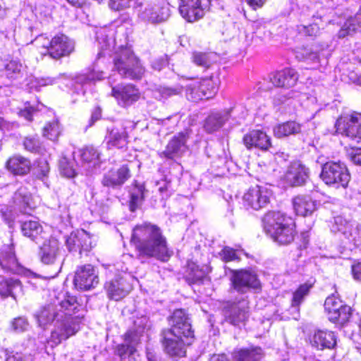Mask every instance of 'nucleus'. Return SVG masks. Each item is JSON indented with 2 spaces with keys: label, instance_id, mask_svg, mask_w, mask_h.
<instances>
[{
  "label": "nucleus",
  "instance_id": "1",
  "mask_svg": "<svg viewBox=\"0 0 361 361\" xmlns=\"http://www.w3.org/2000/svg\"><path fill=\"white\" fill-rule=\"evenodd\" d=\"M78 307L76 298L66 295L58 305L49 304L44 306L37 314L38 323L42 326L55 322L54 329L47 341L51 348L58 345L79 331L82 317L73 316L78 311Z\"/></svg>",
  "mask_w": 361,
  "mask_h": 361
},
{
  "label": "nucleus",
  "instance_id": "2",
  "mask_svg": "<svg viewBox=\"0 0 361 361\" xmlns=\"http://www.w3.org/2000/svg\"><path fill=\"white\" fill-rule=\"evenodd\" d=\"M130 243L135 247L140 258L155 257L166 261L171 255L161 228L149 222H144L134 227Z\"/></svg>",
  "mask_w": 361,
  "mask_h": 361
},
{
  "label": "nucleus",
  "instance_id": "3",
  "mask_svg": "<svg viewBox=\"0 0 361 361\" xmlns=\"http://www.w3.org/2000/svg\"><path fill=\"white\" fill-rule=\"evenodd\" d=\"M171 327L161 332L164 352L171 357H183L185 345L191 343L193 331L188 318L182 310L174 311L171 318Z\"/></svg>",
  "mask_w": 361,
  "mask_h": 361
},
{
  "label": "nucleus",
  "instance_id": "4",
  "mask_svg": "<svg viewBox=\"0 0 361 361\" xmlns=\"http://www.w3.org/2000/svg\"><path fill=\"white\" fill-rule=\"evenodd\" d=\"M114 69L123 78L139 79L145 69L133 51L127 47H121L114 57Z\"/></svg>",
  "mask_w": 361,
  "mask_h": 361
},
{
  "label": "nucleus",
  "instance_id": "5",
  "mask_svg": "<svg viewBox=\"0 0 361 361\" xmlns=\"http://www.w3.org/2000/svg\"><path fill=\"white\" fill-rule=\"evenodd\" d=\"M320 177L329 185L345 188L350 180L346 165L341 161H328L322 166Z\"/></svg>",
  "mask_w": 361,
  "mask_h": 361
},
{
  "label": "nucleus",
  "instance_id": "6",
  "mask_svg": "<svg viewBox=\"0 0 361 361\" xmlns=\"http://www.w3.org/2000/svg\"><path fill=\"white\" fill-rule=\"evenodd\" d=\"M219 88V80L212 76L193 82L186 87L185 96L190 101L197 102L213 97Z\"/></svg>",
  "mask_w": 361,
  "mask_h": 361
},
{
  "label": "nucleus",
  "instance_id": "7",
  "mask_svg": "<svg viewBox=\"0 0 361 361\" xmlns=\"http://www.w3.org/2000/svg\"><path fill=\"white\" fill-rule=\"evenodd\" d=\"M245 113L244 107L241 105H235L223 112L212 113L205 119L204 129L207 133H212L220 129L229 118H243Z\"/></svg>",
  "mask_w": 361,
  "mask_h": 361
},
{
  "label": "nucleus",
  "instance_id": "8",
  "mask_svg": "<svg viewBox=\"0 0 361 361\" xmlns=\"http://www.w3.org/2000/svg\"><path fill=\"white\" fill-rule=\"evenodd\" d=\"M335 127L336 132L350 140L361 141V114L353 112L337 119Z\"/></svg>",
  "mask_w": 361,
  "mask_h": 361
},
{
  "label": "nucleus",
  "instance_id": "9",
  "mask_svg": "<svg viewBox=\"0 0 361 361\" xmlns=\"http://www.w3.org/2000/svg\"><path fill=\"white\" fill-rule=\"evenodd\" d=\"M230 280L233 288L240 293L260 288V281L257 274L251 270H232Z\"/></svg>",
  "mask_w": 361,
  "mask_h": 361
},
{
  "label": "nucleus",
  "instance_id": "10",
  "mask_svg": "<svg viewBox=\"0 0 361 361\" xmlns=\"http://www.w3.org/2000/svg\"><path fill=\"white\" fill-rule=\"evenodd\" d=\"M271 191L267 188L257 185L249 188L243 196V204L247 209L259 210L270 202Z\"/></svg>",
  "mask_w": 361,
  "mask_h": 361
},
{
  "label": "nucleus",
  "instance_id": "11",
  "mask_svg": "<svg viewBox=\"0 0 361 361\" xmlns=\"http://www.w3.org/2000/svg\"><path fill=\"white\" fill-rule=\"evenodd\" d=\"M324 309L329 319L338 324L343 325L349 320L351 316L350 307L343 304L341 300L334 295L326 299Z\"/></svg>",
  "mask_w": 361,
  "mask_h": 361
},
{
  "label": "nucleus",
  "instance_id": "12",
  "mask_svg": "<svg viewBox=\"0 0 361 361\" xmlns=\"http://www.w3.org/2000/svg\"><path fill=\"white\" fill-rule=\"evenodd\" d=\"M209 6L210 0H180L179 11L186 20L194 22L204 16Z\"/></svg>",
  "mask_w": 361,
  "mask_h": 361
},
{
  "label": "nucleus",
  "instance_id": "13",
  "mask_svg": "<svg viewBox=\"0 0 361 361\" xmlns=\"http://www.w3.org/2000/svg\"><path fill=\"white\" fill-rule=\"evenodd\" d=\"M39 256L43 264H57L59 269H61L63 259L62 250L58 240L55 238H50L48 240H46L40 247Z\"/></svg>",
  "mask_w": 361,
  "mask_h": 361
},
{
  "label": "nucleus",
  "instance_id": "14",
  "mask_svg": "<svg viewBox=\"0 0 361 361\" xmlns=\"http://www.w3.org/2000/svg\"><path fill=\"white\" fill-rule=\"evenodd\" d=\"M66 246L70 252H89L92 247L90 235L85 230L72 232L66 239Z\"/></svg>",
  "mask_w": 361,
  "mask_h": 361
},
{
  "label": "nucleus",
  "instance_id": "15",
  "mask_svg": "<svg viewBox=\"0 0 361 361\" xmlns=\"http://www.w3.org/2000/svg\"><path fill=\"white\" fill-rule=\"evenodd\" d=\"M99 283L98 276L94 268L90 264L79 267L75 274L74 284L81 290H90Z\"/></svg>",
  "mask_w": 361,
  "mask_h": 361
},
{
  "label": "nucleus",
  "instance_id": "16",
  "mask_svg": "<svg viewBox=\"0 0 361 361\" xmlns=\"http://www.w3.org/2000/svg\"><path fill=\"white\" fill-rule=\"evenodd\" d=\"M49 56L54 59L69 56L74 50L75 43L68 36L57 34L51 39Z\"/></svg>",
  "mask_w": 361,
  "mask_h": 361
},
{
  "label": "nucleus",
  "instance_id": "17",
  "mask_svg": "<svg viewBox=\"0 0 361 361\" xmlns=\"http://www.w3.org/2000/svg\"><path fill=\"white\" fill-rule=\"evenodd\" d=\"M337 231L355 245L361 244V224L354 220H346L341 216L335 218Z\"/></svg>",
  "mask_w": 361,
  "mask_h": 361
},
{
  "label": "nucleus",
  "instance_id": "18",
  "mask_svg": "<svg viewBox=\"0 0 361 361\" xmlns=\"http://www.w3.org/2000/svg\"><path fill=\"white\" fill-rule=\"evenodd\" d=\"M188 137L187 132L175 135L169 141L165 150L160 154V156L171 159L180 157L188 149L186 143Z\"/></svg>",
  "mask_w": 361,
  "mask_h": 361
},
{
  "label": "nucleus",
  "instance_id": "19",
  "mask_svg": "<svg viewBox=\"0 0 361 361\" xmlns=\"http://www.w3.org/2000/svg\"><path fill=\"white\" fill-rule=\"evenodd\" d=\"M111 95L119 105L127 106L133 104L140 98V92L132 85L112 87Z\"/></svg>",
  "mask_w": 361,
  "mask_h": 361
},
{
  "label": "nucleus",
  "instance_id": "20",
  "mask_svg": "<svg viewBox=\"0 0 361 361\" xmlns=\"http://www.w3.org/2000/svg\"><path fill=\"white\" fill-rule=\"evenodd\" d=\"M130 177V169L127 165H123L117 170L106 172L102 180L104 187L111 188H121Z\"/></svg>",
  "mask_w": 361,
  "mask_h": 361
},
{
  "label": "nucleus",
  "instance_id": "21",
  "mask_svg": "<svg viewBox=\"0 0 361 361\" xmlns=\"http://www.w3.org/2000/svg\"><path fill=\"white\" fill-rule=\"evenodd\" d=\"M226 319L232 324L238 326L244 324L249 317V302L243 299L231 305L226 312Z\"/></svg>",
  "mask_w": 361,
  "mask_h": 361
},
{
  "label": "nucleus",
  "instance_id": "22",
  "mask_svg": "<svg viewBox=\"0 0 361 361\" xmlns=\"http://www.w3.org/2000/svg\"><path fill=\"white\" fill-rule=\"evenodd\" d=\"M263 226L265 232L271 235L276 233L278 229H280L283 224H290L293 219L281 212H269L263 217Z\"/></svg>",
  "mask_w": 361,
  "mask_h": 361
},
{
  "label": "nucleus",
  "instance_id": "23",
  "mask_svg": "<svg viewBox=\"0 0 361 361\" xmlns=\"http://www.w3.org/2000/svg\"><path fill=\"white\" fill-rule=\"evenodd\" d=\"M323 49L319 44H312L298 47L295 50V57L301 61L317 67L320 63Z\"/></svg>",
  "mask_w": 361,
  "mask_h": 361
},
{
  "label": "nucleus",
  "instance_id": "24",
  "mask_svg": "<svg viewBox=\"0 0 361 361\" xmlns=\"http://www.w3.org/2000/svg\"><path fill=\"white\" fill-rule=\"evenodd\" d=\"M128 133L123 127L107 128L105 141L109 149H124L128 145Z\"/></svg>",
  "mask_w": 361,
  "mask_h": 361
},
{
  "label": "nucleus",
  "instance_id": "25",
  "mask_svg": "<svg viewBox=\"0 0 361 361\" xmlns=\"http://www.w3.org/2000/svg\"><path fill=\"white\" fill-rule=\"evenodd\" d=\"M310 342L317 350L332 349L336 345V338L333 331L317 330L310 337Z\"/></svg>",
  "mask_w": 361,
  "mask_h": 361
},
{
  "label": "nucleus",
  "instance_id": "26",
  "mask_svg": "<svg viewBox=\"0 0 361 361\" xmlns=\"http://www.w3.org/2000/svg\"><path fill=\"white\" fill-rule=\"evenodd\" d=\"M308 178V169L298 161L293 162L289 166L285 179L292 186L304 184Z\"/></svg>",
  "mask_w": 361,
  "mask_h": 361
},
{
  "label": "nucleus",
  "instance_id": "27",
  "mask_svg": "<svg viewBox=\"0 0 361 361\" xmlns=\"http://www.w3.org/2000/svg\"><path fill=\"white\" fill-rule=\"evenodd\" d=\"M0 267L7 272L15 273L19 269L13 244L4 245L0 249Z\"/></svg>",
  "mask_w": 361,
  "mask_h": 361
},
{
  "label": "nucleus",
  "instance_id": "28",
  "mask_svg": "<svg viewBox=\"0 0 361 361\" xmlns=\"http://www.w3.org/2000/svg\"><path fill=\"white\" fill-rule=\"evenodd\" d=\"M293 207L296 214L302 216L312 215L317 209L315 200L307 195H299L293 198Z\"/></svg>",
  "mask_w": 361,
  "mask_h": 361
},
{
  "label": "nucleus",
  "instance_id": "29",
  "mask_svg": "<svg viewBox=\"0 0 361 361\" xmlns=\"http://www.w3.org/2000/svg\"><path fill=\"white\" fill-rule=\"evenodd\" d=\"M243 142L247 149L252 147L267 150L271 147L269 137L262 130H252L245 135Z\"/></svg>",
  "mask_w": 361,
  "mask_h": 361
},
{
  "label": "nucleus",
  "instance_id": "30",
  "mask_svg": "<svg viewBox=\"0 0 361 361\" xmlns=\"http://www.w3.org/2000/svg\"><path fill=\"white\" fill-rule=\"evenodd\" d=\"M298 79L297 72L292 68H286L270 75V81L274 86L286 88L294 86Z\"/></svg>",
  "mask_w": 361,
  "mask_h": 361
},
{
  "label": "nucleus",
  "instance_id": "31",
  "mask_svg": "<svg viewBox=\"0 0 361 361\" xmlns=\"http://www.w3.org/2000/svg\"><path fill=\"white\" fill-rule=\"evenodd\" d=\"M169 16V8L159 5H148L141 12L142 20L151 23H159L166 20Z\"/></svg>",
  "mask_w": 361,
  "mask_h": 361
},
{
  "label": "nucleus",
  "instance_id": "32",
  "mask_svg": "<svg viewBox=\"0 0 361 361\" xmlns=\"http://www.w3.org/2000/svg\"><path fill=\"white\" fill-rule=\"evenodd\" d=\"M106 288L111 299L118 300L128 293L130 286L123 277H116L106 283Z\"/></svg>",
  "mask_w": 361,
  "mask_h": 361
},
{
  "label": "nucleus",
  "instance_id": "33",
  "mask_svg": "<svg viewBox=\"0 0 361 361\" xmlns=\"http://www.w3.org/2000/svg\"><path fill=\"white\" fill-rule=\"evenodd\" d=\"M31 166V161L28 159L18 154L10 157L6 164L8 171L18 176L27 174L30 171Z\"/></svg>",
  "mask_w": 361,
  "mask_h": 361
},
{
  "label": "nucleus",
  "instance_id": "34",
  "mask_svg": "<svg viewBox=\"0 0 361 361\" xmlns=\"http://www.w3.org/2000/svg\"><path fill=\"white\" fill-rule=\"evenodd\" d=\"M295 235L294 223L288 224H283L280 229L276 231V233H273L270 237L276 243L280 245H288L293 242Z\"/></svg>",
  "mask_w": 361,
  "mask_h": 361
},
{
  "label": "nucleus",
  "instance_id": "35",
  "mask_svg": "<svg viewBox=\"0 0 361 361\" xmlns=\"http://www.w3.org/2000/svg\"><path fill=\"white\" fill-rule=\"evenodd\" d=\"M79 155L84 165L90 171H93L100 164L99 153L93 147H86L80 149Z\"/></svg>",
  "mask_w": 361,
  "mask_h": 361
},
{
  "label": "nucleus",
  "instance_id": "36",
  "mask_svg": "<svg viewBox=\"0 0 361 361\" xmlns=\"http://www.w3.org/2000/svg\"><path fill=\"white\" fill-rule=\"evenodd\" d=\"M23 292L19 280L8 279L0 282V295L2 297L11 296L14 298Z\"/></svg>",
  "mask_w": 361,
  "mask_h": 361
},
{
  "label": "nucleus",
  "instance_id": "37",
  "mask_svg": "<svg viewBox=\"0 0 361 361\" xmlns=\"http://www.w3.org/2000/svg\"><path fill=\"white\" fill-rule=\"evenodd\" d=\"M361 31V8L355 16L347 19L342 28L338 32L340 38L347 35H352L355 32Z\"/></svg>",
  "mask_w": 361,
  "mask_h": 361
},
{
  "label": "nucleus",
  "instance_id": "38",
  "mask_svg": "<svg viewBox=\"0 0 361 361\" xmlns=\"http://www.w3.org/2000/svg\"><path fill=\"white\" fill-rule=\"evenodd\" d=\"M138 336H133L132 332H127L125 334V343L117 346V354L121 359L126 358L127 356L133 355L135 351V345L138 343Z\"/></svg>",
  "mask_w": 361,
  "mask_h": 361
},
{
  "label": "nucleus",
  "instance_id": "39",
  "mask_svg": "<svg viewBox=\"0 0 361 361\" xmlns=\"http://www.w3.org/2000/svg\"><path fill=\"white\" fill-rule=\"evenodd\" d=\"M145 187L135 182L133 188L130 191L129 209L134 212L139 209L145 199Z\"/></svg>",
  "mask_w": 361,
  "mask_h": 361
},
{
  "label": "nucleus",
  "instance_id": "40",
  "mask_svg": "<svg viewBox=\"0 0 361 361\" xmlns=\"http://www.w3.org/2000/svg\"><path fill=\"white\" fill-rule=\"evenodd\" d=\"M301 131V126L295 121H288L279 124L274 128V134L278 138L299 133Z\"/></svg>",
  "mask_w": 361,
  "mask_h": 361
},
{
  "label": "nucleus",
  "instance_id": "41",
  "mask_svg": "<svg viewBox=\"0 0 361 361\" xmlns=\"http://www.w3.org/2000/svg\"><path fill=\"white\" fill-rule=\"evenodd\" d=\"M21 231L23 235L35 240L42 233V226L37 221H25L21 224Z\"/></svg>",
  "mask_w": 361,
  "mask_h": 361
},
{
  "label": "nucleus",
  "instance_id": "42",
  "mask_svg": "<svg viewBox=\"0 0 361 361\" xmlns=\"http://www.w3.org/2000/svg\"><path fill=\"white\" fill-rule=\"evenodd\" d=\"M234 357L236 361H259L262 357V349H241L235 353Z\"/></svg>",
  "mask_w": 361,
  "mask_h": 361
},
{
  "label": "nucleus",
  "instance_id": "43",
  "mask_svg": "<svg viewBox=\"0 0 361 361\" xmlns=\"http://www.w3.org/2000/svg\"><path fill=\"white\" fill-rule=\"evenodd\" d=\"M216 55L214 53H205L194 51L192 54V61L197 66L209 68L216 60Z\"/></svg>",
  "mask_w": 361,
  "mask_h": 361
},
{
  "label": "nucleus",
  "instance_id": "44",
  "mask_svg": "<svg viewBox=\"0 0 361 361\" xmlns=\"http://www.w3.org/2000/svg\"><path fill=\"white\" fill-rule=\"evenodd\" d=\"M6 76L12 80L20 78L23 75L24 67L17 61H11L5 66Z\"/></svg>",
  "mask_w": 361,
  "mask_h": 361
},
{
  "label": "nucleus",
  "instance_id": "45",
  "mask_svg": "<svg viewBox=\"0 0 361 361\" xmlns=\"http://www.w3.org/2000/svg\"><path fill=\"white\" fill-rule=\"evenodd\" d=\"M189 273L188 274V279L193 283H198L202 282L206 277V272L202 269L192 263L188 266Z\"/></svg>",
  "mask_w": 361,
  "mask_h": 361
},
{
  "label": "nucleus",
  "instance_id": "46",
  "mask_svg": "<svg viewBox=\"0 0 361 361\" xmlns=\"http://www.w3.org/2000/svg\"><path fill=\"white\" fill-rule=\"evenodd\" d=\"M60 133L61 128L56 120L49 122L43 128V135L51 140H56Z\"/></svg>",
  "mask_w": 361,
  "mask_h": 361
},
{
  "label": "nucleus",
  "instance_id": "47",
  "mask_svg": "<svg viewBox=\"0 0 361 361\" xmlns=\"http://www.w3.org/2000/svg\"><path fill=\"white\" fill-rule=\"evenodd\" d=\"M97 39L102 50L98 54L99 57H100L104 56L106 51H110L111 49L114 47V41L111 38H109L108 36L102 32H97Z\"/></svg>",
  "mask_w": 361,
  "mask_h": 361
},
{
  "label": "nucleus",
  "instance_id": "48",
  "mask_svg": "<svg viewBox=\"0 0 361 361\" xmlns=\"http://www.w3.org/2000/svg\"><path fill=\"white\" fill-rule=\"evenodd\" d=\"M23 145L25 149L30 152H39L41 149V142L37 135H30L24 138Z\"/></svg>",
  "mask_w": 361,
  "mask_h": 361
},
{
  "label": "nucleus",
  "instance_id": "49",
  "mask_svg": "<svg viewBox=\"0 0 361 361\" xmlns=\"http://www.w3.org/2000/svg\"><path fill=\"white\" fill-rule=\"evenodd\" d=\"M311 287L312 286L307 283L301 285L293 293L292 305L298 306L302 302L305 296L309 293Z\"/></svg>",
  "mask_w": 361,
  "mask_h": 361
},
{
  "label": "nucleus",
  "instance_id": "50",
  "mask_svg": "<svg viewBox=\"0 0 361 361\" xmlns=\"http://www.w3.org/2000/svg\"><path fill=\"white\" fill-rule=\"evenodd\" d=\"M33 171L37 178L43 180L47 176L49 172V166L48 162L44 159H39L37 160Z\"/></svg>",
  "mask_w": 361,
  "mask_h": 361
},
{
  "label": "nucleus",
  "instance_id": "51",
  "mask_svg": "<svg viewBox=\"0 0 361 361\" xmlns=\"http://www.w3.org/2000/svg\"><path fill=\"white\" fill-rule=\"evenodd\" d=\"M32 44L36 46L37 48H42L44 49L43 54H49V49L51 48V39H49L44 35H37L34 40L32 41Z\"/></svg>",
  "mask_w": 361,
  "mask_h": 361
},
{
  "label": "nucleus",
  "instance_id": "52",
  "mask_svg": "<svg viewBox=\"0 0 361 361\" xmlns=\"http://www.w3.org/2000/svg\"><path fill=\"white\" fill-rule=\"evenodd\" d=\"M148 319L146 317H142L140 318L137 319L134 321V326L135 329L130 330L128 332H132L133 336L137 335L138 336V341H140V337L142 333L144 331L145 328L147 326Z\"/></svg>",
  "mask_w": 361,
  "mask_h": 361
},
{
  "label": "nucleus",
  "instance_id": "53",
  "mask_svg": "<svg viewBox=\"0 0 361 361\" xmlns=\"http://www.w3.org/2000/svg\"><path fill=\"white\" fill-rule=\"evenodd\" d=\"M103 72H92L88 74H81L76 78V82L86 84L95 80H101L103 78Z\"/></svg>",
  "mask_w": 361,
  "mask_h": 361
},
{
  "label": "nucleus",
  "instance_id": "54",
  "mask_svg": "<svg viewBox=\"0 0 361 361\" xmlns=\"http://www.w3.org/2000/svg\"><path fill=\"white\" fill-rule=\"evenodd\" d=\"M159 92L162 98H168L173 95H178L182 92V87L177 85L174 87H161L159 88Z\"/></svg>",
  "mask_w": 361,
  "mask_h": 361
},
{
  "label": "nucleus",
  "instance_id": "55",
  "mask_svg": "<svg viewBox=\"0 0 361 361\" xmlns=\"http://www.w3.org/2000/svg\"><path fill=\"white\" fill-rule=\"evenodd\" d=\"M59 166L61 172L63 173V176L68 178H72L75 176V169L73 168L72 166L70 165L66 158H63L61 159Z\"/></svg>",
  "mask_w": 361,
  "mask_h": 361
},
{
  "label": "nucleus",
  "instance_id": "56",
  "mask_svg": "<svg viewBox=\"0 0 361 361\" xmlns=\"http://www.w3.org/2000/svg\"><path fill=\"white\" fill-rule=\"evenodd\" d=\"M295 97V92L293 90L288 92L281 91L279 94L276 95L274 98V104L280 105L286 102L290 98Z\"/></svg>",
  "mask_w": 361,
  "mask_h": 361
},
{
  "label": "nucleus",
  "instance_id": "57",
  "mask_svg": "<svg viewBox=\"0 0 361 361\" xmlns=\"http://www.w3.org/2000/svg\"><path fill=\"white\" fill-rule=\"evenodd\" d=\"M28 323L25 318L18 317L12 322V328L14 331L22 332L27 329Z\"/></svg>",
  "mask_w": 361,
  "mask_h": 361
},
{
  "label": "nucleus",
  "instance_id": "58",
  "mask_svg": "<svg viewBox=\"0 0 361 361\" xmlns=\"http://www.w3.org/2000/svg\"><path fill=\"white\" fill-rule=\"evenodd\" d=\"M220 255L222 259L225 262H230L238 259L235 250L229 247H224Z\"/></svg>",
  "mask_w": 361,
  "mask_h": 361
},
{
  "label": "nucleus",
  "instance_id": "59",
  "mask_svg": "<svg viewBox=\"0 0 361 361\" xmlns=\"http://www.w3.org/2000/svg\"><path fill=\"white\" fill-rule=\"evenodd\" d=\"M300 32L308 36L317 35L319 32V27L316 24L309 25L308 26L300 25L298 27Z\"/></svg>",
  "mask_w": 361,
  "mask_h": 361
},
{
  "label": "nucleus",
  "instance_id": "60",
  "mask_svg": "<svg viewBox=\"0 0 361 361\" xmlns=\"http://www.w3.org/2000/svg\"><path fill=\"white\" fill-rule=\"evenodd\" d=\"M348 154L352 162L356 165L361 166V148H351L348 151Z\"/></svg>",
  "mask_w": 361,
  "mask_h": 361
},
{
  "label": "nucleus",
  "instance_id": "61",
  "mask_svg": "<svg viewBox=\"0 0 361 361\" xmlns=\"http://www.w3.org/2000/svg\"><path fill=\"white\" fill-rule=\"evenodd\" d=\"M109 7L115 11H119L130 6V0H109Z\"/></svg>",
  "mask_w": 361,
  "mask_h": 361
},
{
  "label": "nucleus",
  "instance_id": "62",
  "mask_svg": "<svg viewBox=\"0 0 361 361\" xmlns=\"http://www.w3.org/2000/svg\"><path fill=\"white\" fill-rule=\"evenodd\" d=\"M13 198L16 203H25L26 204H28L29 197L25 189L20 188L18 190L15 192Z\"/></svg>",
  "mask_w": 361,
  "mask_h": 361
},
{
  "label": "nucleus",
  "instance_id": "63",
  "mask_svg": "<svg viewBox=\"0 0 361 361\" xmlns=\"http://www.w3.org/2000/svg\"><path fill=\"white\" fill-rule=\"evenodd\" d=\"M6 361H24V356L20 353H14L5 350Z\"/></svg>",
  "mask_w": 361,
  "mask_h": 361
},
{
  "label": "nucleus",
  "instance_id": "64",
  "mask_svg": "<svg viewBox=\"0 0 361 361\" xmlns=\"http://www.w3.org/2000/svg\"><path fill=\"white\" fill-rule=\"evenodd\" d=\"M35 109L32 106H25L24 109L20 111L19 114L20 116L24 117L27 121H31L32 119V114Z\"/></svg>",
  "mask_w": 361,
  "mask_h": 361
}]
</instances>
